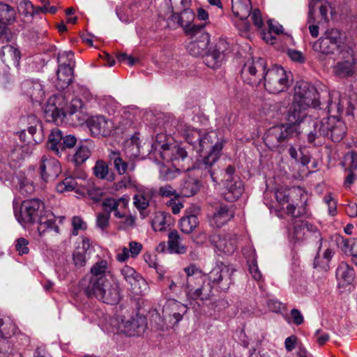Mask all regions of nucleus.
Listing matches in <instances>:
<instances>
[{
	"mask_svg": "<svg viewBox=\"0 0 357 357\" xmlns=\"http://www.w3.org/2000/svg\"><path fill=\"white\" fill-rule=\"evenodd\" d=\"M266 61L261 58L248 61L241 70L243 81L251 86H258L264 81V86L271 93L284 91L290 86L288 73L282 67L275 66L266 70Z\"/></svg>",
	"mask_w": 357,
	"mask_h": 357,
	"instance_id": "obj_1",
	"label": "nucleus"
},
{
	"mask_svg": "<svg viewBox=\"0 0 357 357\" xmlns=\"http://www.w3.org/2000/svg\"><path fill=\"white\" fill-rule=\"evenodd\" d=\"M186 273L185 284L181 288L192 299L208 301L213 296V286L207 276L195 264H190L184 268Z\"/></svg>",
	"mask_w": 357,
	"mask_h": 357,
	"instance_id": "obj_2",
	"label": "nucleus"
},
{
	"mask_svg": "<svg viewBox=\"0 0 357 357\" xmlns=\"http://www.w3.org/2000/svg\"><path fill=\"white\" fill-rule=\"evenodd\" d=\"M347 126L343 121L335 116H330L313 123V129L307 133V141L316 144V139L326 137L334 142L343 139L347 134Z\"/></svg>",
	"mask_w": 357,
	"mask_h": 357,
	"instance_id": "obj_3",
	"label": "nucleus"
},
{
	"mask_svg": "<svg viewBox=\"0 0 357 357\" xmlns=\"http://www.w3.org/2000/svg\"><path fill=\"white\" fill-rule=\"evenodd\" d=\"M223 139L218 137L216 132L211 131L202 135L199 140V151L209 150V153L204 157L198 162V168L202 170H206L210 174L212 181L217 183L218 181L214 176V172L212 170V166L219 159L221 151L223 148Z\"/></svg>",
	"mask_w": 357,
	"mask_h": 357,
	"instance_id": "obj_4",
	"label": "nucleus"
},
{
	"mask_svg": "<svg viewBox=\"0 0 357 357\" xmlns=\"http://www.w3.org/2000/svg\"><path fill=\"white\" fill-rule=\"evenodd\" d=\"M88 297H95L107 304H116L121 298L119 285L107 278L89 280L88 284H82Z\"/></svg>",
	"mask_w": 357,
	"mask_h": 357,
	"instance_id": "obj_5",
	"label": "nucleus"
},
{
	"mask_svg": "<svg viewBox=\"0 0 357 357\" xmlns=\"http://www.w3.org/2000/svg\"><path fill=\"white\" fill-rule=\"evenodd\" d=\"M234 173L235 167L229 165L225 169L221 179L223 185L222 197L229 202L238 199L244 192V185L242 181Z\"/></svg>",
	"mask_w": 357,
	"mask_h": 357,
	"instance_id": "obj_6",
	"label": "nucleus"
},
{
	"mask_svg": "<svg viewBox=\"0 0 357 357\" xmlns=\"http://www.w3.org/2000/svg\"><path fill=\"white\" fill-rule=\"evenodd\" d=\"M289 241L293 243H300L305 241L317 242L321 244L322 238L317 227L306 220H298L294 223L289 231ZM321 245H319V248Z\"/></svg>",
	"mask_w": 357,
	"mask_h": 357,
	"instance_id": "obj_7",
	"label": "nucleus"
},
{
	"mask_svg": "<svg viewBox=\"0 0 357 357\" xmlns=\"http://www.w3.org/2000/svg\"><path fill=\"white\" fill-rule=\"evenodd\" d=\"M321 98L314 86L308 82L301 81L298 82L294 87L292 102L307 109L310 107L316 108L321 105Z\"/></svg>",
	"mask_w": 357,
	"mask_h": 357,
	"instance_id": "obj_8",
	"label": "nucleus"
},
{
	"mask_svg": "<svg viewBox=\"0 0 357 357\" xmlns=\"http://www.w3.org/2000/svg\"><path fill=\"white\" fill-rule=\"evenodd\" d=\"M298 134L299 131L297 128L282 124L269 128L264 137V141L269 149H274L282 142Z\"/></svg>",
	"mask_w": 357,
	"mask_h": 357,
	"instance_id": "obj_9",
	"label": "nucleus"
},
{
	"mask_svg": "<svg viewBox=\"0 0 357 357\" xmlns=\"http://www.w3.org/2000/svg\"><path fill=\"white\" fill-rule=\"evenodd\" d=\"M307 107H304L302 105H297L292 102L286 116L289 123L285 126H292L297 128L296 126L304 123L303 130H305V131L308 133L310 130L313 129V123H314L317 119H314L308 116L307 114Z\"/></svg>",
	"mask_w": 357,
	"mask_h": 357,
	"instance_id": "obj_10",
	"label": "nucleus"
},
{
	"mask_svg": "<svg viewBox=\"0 0 357 357\" xmlns=\"http://www.w3.org/2000/svg\"><path fill=\"white\" fill-rule=\"evenodd\" d=\"M45 210L44 204L38 199H28L22 202L20 212L15 214L17 221L23 226L33 223Z\"/></svg>",
	"mask_w": 357,
	"mask_h": 357,
	"instance_id": "obj_11",
	"label": "nucleus"
},
{
	"mask_svg": "<svg viewBox=\"0 0 357 357\" xmlns=\"http://www.w3.org/2000/svg\"><path fill=\"white\" fill-rule=\"evenodd\" d=\"M229 51L228 43L225 40H220L204 54V62L208 68H218L222 66Z\"/></svg>",
	"mask_w": 357,
	"mask_h": 357,
	"instance_id": "obj_12",
	"label": "nucleus"
},
{
	"mask_svg": "<svg viewBox=\"0 0 357 357\" xmlns=\"http://www.w3.org/2000/svg\"><path fill=\"white\" fill-rule=\"evenodd\" d=\"M123 278L128 284V289L135 295H142L147 289L145 280L131 266H124L120 271Z\"/></svg>",
	"mask_w": 357,
	"mask_h": 357,
	"instance_id": "obj_13",
	"label": "nucleus"
},
{
	"mask_svg": "<svg viewBox=\"0 0 357 357\" xmlns=\"http://www.w3.org/2000/svg\"><path fill=\"white\" fill-rule=\"evenodd\" d=\"M15 20V11L8 4L0 2V43L10 42L13 37V33L6 27V24Z\"/></svg>",
	"mask_w": 357,
	"mask_h": 357,
	"instance_id": "obj_14",
	"label": "nucleus"
},
{
	"mask_svg": "<svg viewBox=\"0 0 357 357\" xmlns=\"http://www.w3.org/2000/svg\"><path fill=\"white\" fill-rule=\"evenodd\" d=\"M234 272V269L228 266L218 265L210 272L207 280L211 283L218 284L222 290L226 291L233 282L232 275Z\"/></svg>",
	"mask_w": 357,
	"mask_h": 357,
	"instance_id": "obj_15",
	"label": "nucleus"
},
{
	"mask_svg": "<svg viewBox=\"0 0 357 357\" xmlns=\"http://www.w3.org/2000/svg\"><path fill=\"white\" fill-rule=\"evenodd\" d=\"M340 59L334 66V73L340 77H348L357 69L356 59L351 49L340 52Z\"/></svg>",
	"mask_w": 357,
	"mask_h": 357,
	"instance_id": "obj_16",
	"label": "nucleus"
},
{
	"mask_svg": "<svg viewBox=\"0 0 357 357\" xmlns=\"http://www.w3.org/2000/svg\"><path fill=\"white\" fill-rule=\"evenodd\" d=\"M144 326L145 318L138 314L129 318H121L118 322V331L128 336L139 335Z\"/></svg>",
	"mask_w": 357,
	"mask_h": 357,
	"instance_id": "obj_17",
	"label": "nucleus"
},
{
	"mask_svg": "<svg viewBox=\"0 0 357 357\" xmlns=\"http://www.w3.org/2000/svg\"><path fill=\"white\" fill-rule=\"evenodd\" d=\"M234 217L232 206L221 204L215 208L213 213L208 216V222L213 228H221Z\"/></svg>",
	"mask_w": 357,
	"mask_h": 357,
	"instance_id": "obj_18",
	"label": "nucleus"
},
{
	"mask_svg": "<svg viewBox=\"0 0 357 357\" xmlns=\"http://www.w3.org/2000/svg\"><path fill=\"white\" fill-rule=\"evenodd\" d=\"M172 21H176L185 32L188 34L195 35L198 31H201L203 26H197L192 24L195 19V13L192 10L184 9L180 14L173 13L169 17Z\"/></svg>",
	"mask_w": 357,
	"mask_h": 357,
	"instance_id": "obj_19",
	"label": "nucleus"
},
{
	"mask_svg": "<svg viewBox=\"0 0 357 357\" xmlns=\"http://www.w3.org/2000/svg\"><path fill=\"white\" fill-rule=\"evenodd\" d=\"M41 178L45 182L56 179L61 172L59 161L52 157L43 156L40 165Z\"/></svg>",
	"mask_w": 357,
	"mask_h": 357,
	"instance_id": "obj_20",
	"label": "nucleus"
},
{
	"mask_svg": "<svg viewBox=\"0 0 357 357\" xmlns=\"http://www.w3.org/2000/svg\"><path fill=\"white\" fill-rule=\"evenodd\" d=\"M211 242L220 252L230 255L236 250L238 238L236 234H218L211 237Z\"/></svg>",
	"mask_w": 357,
	"mask_h": 357,
	"instance_id": "obj_21",
	"label": "nucleus"
},
{
	"mask_svg": "<svg viewBox=\"0 0 357 357\" xmlns=\"http://www.w3.org/2000/svg\"><path fill=\"white\" fill-rule=\"evenodd\" d=\"M88 126L94 135L107 136L109 135L112 123L102 116H93L88 121Z\"/></svg>",
	"mask_w": 357,
	"mask_h": 357,
	"instance_id": "obj_22",
	"label": "nucleus"
},
{
	"mask_svg": "<svg viewBox=\"0 0 357 357\" xmlns=\"http://www.w3.org/2000/svg\"><path fill=\"white\" fill-rule=\"evenodd\" d=\"M322 102L324 98H327V109L331 116H337L343 112V105L342 103L341 94L338 91H333L330 93L327 90L322 91Z\"/></svg>",
	"mask_w": 357,
	"mask_h": 357,
	"instance_id": "obj_23",
	"label": "nucleus"
},
{
	"mask_svg": "<svg viewBox=\"0 0 357 357\" xmlns=\"http://www.w3.org/2000/svg\"><path fill=\"white\" fill-rule=\"evenodd\" d=\"M63 96L61 94L54 95L49 98L44 107V112L47 117H50L52 121H55L59 117L63 108ZM50 121V119H49Z\"/></svg>",
	"mask_w": 357,
	"mask_h": 357,
	"instance_id": "obj_24",
	"label": "nucleus"
},
{
	"mask_svg": "<svg viewBox=\"0 0 357 357\" xmlns=\"http://www.w3.org/2000/svg\"><path fill=\"white\" fill-rule=\"evenodd\" d=\"M198 37L189 43L187 46V50L189 54L194 56H199L206 50L209 41V35L205 32L198 31Z\"/></svg>",
	"mask_w": 357,
	"mask_h": 357,
	"instance_id": "obj_25",
	"label": "nucleus"
},
{
	"mask_svg": "<svg viewBox=\"0 0 357 357\" xmlns=\"http://www.w3.org/2000/svg\"><path fill=\"white\" fill-rule=\"evenodd\" d=\"M53 230L55 233L59 232V227L55 224V216L50 211L44 210L38 217V231L41 236L46 231Z\"/></svg>",
	"mask_w": 357,
	"mask_h": 357,
	"instance_id": "obj_26",
	"label": "nucleus"
},
{
	"mask_svg": "<svg viewBox=\"0 0 357 357\" xmlns=\"http://www.w3.org/2000/svg\"><path fill=\"white\" fill-rule=\"evenodd\" d=\"M161 158L167 161L183 160L187 156V152L184 149L177 145L162 144Z\"/></svg>",
	"mask_w": 357,
	"mask_h": 357,
	"instance_id": "obj_27",
	"label": "nucleus"
},
{
	"mask_svg": "<svg viewBox=\"0 0 357 357\" xmlns=\"http://www.w3.org/2000/svg\"><path fill=\"white\" fill-rule=\"evenodd\" d=\"M187 311L186 305L174 299L169 300L163 309V312H169V317L174 319V324L178 323L183 319V316Z\"/></svg>",
	"mask_w": 357,
	"mask_h": 357,
	"instance_id": "obj_28",
	"label": "nucleus"
},
{
	"mask_svg": "<svg viewBox=\"0 0 357 357\" xmlns=\"http://www.w3.org/2000/svg\"><path fill=\"white\" fill-rule=\"evenodd\" d=\"M109 157L111 161L113 162L115 169L120 175L128 174L135 169L136 165L135 162H126L118 151H111Z\"/></svg>",
	"mask_w": 357,
	"mask_h": 357,
	"instance_id": "obj_29",
	"label": "nucleus"
},
{
	"mask_svg": "<svg viewBox=\"0 0 357 357\" xmlns=\"http://www.w3.org/2000/svg\"><path fill=\"white\" fill-rule=\"evenodd\" d=\"M73 78V70L71 67H58L55 86L59 91L63 90L72 82Z\"/></svg>",
	"mask_w": 357,
	"mask_h": 357,
	"instance_id": "obj_30",
	"label": "nucleus"
},
{
	"mask_svg": "<svg viewBox=\"0 0 357 357\" xmlns=\"http://www.w3.org/2000/svg\"><path fill=\"white\" fill-rule=\"evenodd\" d=\"M0 56L2 61L8 66L10 65H18L20 58L19 50L10 45H6L2 47L0 52Z\"/></svg>",
	"mask_w": 357,
	"mask_h": 357,
	"instance_id": "obj_31",
	"label": "nucleus"
},
{
	"mask_svg": "<svg viewBox=\"0 0 357 357\" xmlns=\"http://www.w3.org/2000/svg\"><path fill=\"white\" fill-rule=\"evenodd\" d=\"M250 0H231V9L234 15L241 20H246L251 12Z\"/></svg>",
	"mask_w": 357,
	"mask_h": 357,
	"instance_id": "obj_32",
	"label": "nucleus"
},
{
	"mask_svg": "<svg viewBox=\"0 0 357 357\" xmlns=\"http://www.w3.org/2000/svg\"><path fill=\"white\" fill-rule=\"evenodd\" d=\"M63 132L58 128L52 130L49 135L47 142L48 148L53 151L56 154L59 155L65 151L64 144H63Z\"/></svg>",
	"mask_w": 357,
	"mask_h": 357,
	"instance_id": "obj_33",
	"label": "nucleus"
},
{
	"mask_svg": "<svg viewBox=\"0 0 357 357\" xmlns=\"http://www.w3.org/2000/svg\"><path fill=\"white\" fill-rule=\"evenodd\" d=\"M167 250L170 253L184 254L187 248L181 243V239L178 232L176 229L171 230L168 234Z\"/></svg>",
	"mask_w": 357,
	"mask_h": 357,
	"instance_id": "obj_34",
	"label": "nucleus"
},
{
	"mask_svg": "<svg viewBox=\"0 0 357 357\" xmlns=\"http://www.w3.org/2000/svg\"><path fill=\"white\" fill-rule=\"evenodd\" d=\"M355 273L352 267L347 263L341 262L336 270V278L343 282L351 283L354 279Z\"/></svg>",
	"mask_w": 357,
	"mask_h": 357,
	"instance_id": "obj_35",
	"label": "nucleus"
},
{
	"mask_svg": "<svg viewBox=\"0 0 357 357\" xmlns=\"http://www.w3.org/2000/svg\"><path fill=\"white\" fill-rule=\"evenodd\" d=\"M312 49L323 54H333L337 50L335 47V43H331L330 40H326L324 36L313 43Z\"/></svg>",
	"mask_w": 357,
	"mask_h": 357,
	"instance_id": "obj_36",
	"label": "nucleus"
},
{
	"mask_svg": "<svg viewBox=\"0 0 357 357\" xmlns=\"http://www.w3.org/2000/svg\"><path fill=\"white\" fill-rule=\"evenodd\" d=\"M24 87L26 89V93L33 100L36 101L41 100L44 96V91L40 83L37 82H27L24 84Z\"/></svg>",
	"mask_w": 357,
	"mask_h": 357,
	"instance_id": "obj_37",
	"label": "nucleus"
},
{
	"mask_svg": "<svg viewBox=\"0 0 357 357\" xmlns=\"http://www.w3.org/2000/svg\"><path fill=\"white\" fill-rule=\"evenodd\" d=\"M199 220L195 215H187L182 217L179 222L181 230L185 233L190 234L198 226Z\"/></svg>",
	"mask_w": 357,
	"mask_h": 357,
	"instance_id": "obj_38",
	"label": "nucleus"
},
{
	"mask_svg": "<svg viewBox=\"0 0 357 357\" xmlns=\"http://www.w3.org/2000/svg\"><path fill=\"white\" fill-rule=\"evenodd\" d=\"M167 217V214L163 212H156L151 220L153 229L155 231H165L169 227Z\"/></svg>",
	"mask_w": 357,
	"mask_h": 357,
	"instance_id": "obj_39",
	"label": "nucleus"
},
{
	"mask_svg": "<svg viewBox=\"0 0 357 357\" xmlns=\"http://www.w3.org/2000/svg\"><path fill=\"white\" fill-rule=\"evenodd\" d=\"M15 324L10 317L1 318L0 322V333L2 336L1 337L7 339L15 334Z\"/></svg>",
	"mask_w": 357,
	"mask_h": 357,
	"instance_id": "obj_40",
	"label": "nucleus"
},
{
	"mask_svg": "<svg viewBox=\"0 0 357 357\" xmlns=\"http://www.w3.org/2000/svg\"><path fill=\"white\" fill-rule=\"evenodd\" d=\"M296 193V189L281 187L278 188L275 192L277 202L281 205L289 202L290 197Z\"/></svg>",
	"mask_w": 357,
	"mask_h": 357,
	"instance_id": "obj_41",
	"label": "nucleus"
},
{
	"mask_svg": "<svg viewBox=\"0 0 357 357\" xmlns=\"http://www.w3.org/2000/svg\"><path fill=\"white\" fill-rule=\"evenodd\" d=\"M57 61L59 63L58 67L59 68L71 67L73 70L75 65L74 54L72 51H63L59 52L57 56Z\"/></svg>",
	"mask_w": 357,
	"mask_h": 357,
	"instance_id": "obj_42",
	"label": "nucleus"
},
{
	"mask_svg": "<svg viewBox=\"0 0 357 357\" xmlns=\"http://www.w3.org/2000/svg\"><path fill=\"white\" fill-rule=\"evenodd\" d=\"M91 155L89 149L84 145L77 148L75 153L73 155L72 161L75 166L82 165Z\"/></svg>",
	"mask_w": 357,
	"mask_h": 357,
	"instance_id": "obj_43",
	"label": "nucleus"
},
{
	"mask_svg": "<svg viewBox=\"0 0 357 357\" xmlns=\"http://www.w3.org/2000/svg\"><path fill=\"white\" fill-rule=\"evenodd\" d=\"M108 264L105 260H101L94 264L91 268V277L89 280L106 278L105 273Z\"/></svg>",
	"mask_w": 357,
	"mask_h": 357,
	"instance_id": "obj_44",
	"label": "nucleus"
},
{
	"mask_svg": "<svg viewBox=\"0 0 357 357\" xmlns=\"http://www.w3.org/2000/svg\"><path fill=\"white\" fill-rule=\"evenodd\" d=\"M323 36L331 43H335V47L337 49L342 43V33L338 29H327Z\"/></svg>",
	"mask_w": 357,
	"mask_h": 357,
	"instance_id": "obj_45",
	"label": "nucleus"
},
{
	"mask_svg": "<svg viewBox=\"0 0 357 357\" xmlns=\"http://www.w3.org/2000/svg\"><path fill=\"white\" fill-rule=\"evenodd\" d=\"M77 185L76 180L73 176L66 177L62 182L56 185V190L59 192L63 193L68 191H72L75 189Z\"/></svg>",
	"mask_w": 357,
	"mask_h": 357,
	"instance_id": "obj_46",
	"label": "nucleus"
},
{
	"mask_svg": "<svg viewBox=\"0 0 357 357\" xmlns=\"http://www.w3.org/2000/svg\"><path fill=\"white\" fill-rule=\"evenodd\" d=\"M199 190V183L197 181L190 179L186 181L181 188V194L185 197H191Z\"/></svg>",
	"mask_w": 357,
	"mask_h": 357,
	"instance_id": "obj_47",
	"label": "nucleus"
},
{
	"mask_svg": "<svg viewBox=\"0 0 357 357\" xmlns=\"http://www.w3.org/2000/svg\"><path fill=\"white\" fill-rule=\"evenodd\" d=\"M334 252L331 249H326V251L324 253V258L326 260V263H322V264L320 263V257L319 256H317L314 261V268H320L321 270L327 271L329 268L328 266V261L331 259V258L333 256Z\"/></svg>",
	"mask_w": 357,
	"mask_h": 357,
	"instance_id": "obj_48",
	"label": "nucleus"
},
{
	"mask_svg": "<svg viewBox=\"0 0 357 357\" xmlns=\"http://www.w3.org/2000/svg\"><path fill=\"white\" fill-rule=\"evenodd\" d=\"M341 164L348 170L357 169V154L354 152L348 153L344 156Z\"/></svg>",
	"mask_w": 357,
	"mask_h": 357,
	"instance_id": "obj_49",
	"label": "nucleus"
},
{
	"mask_svg": "<svg viewBox=\"0 0 357 357\" xmlns=\"http://www.w3.org/2000/svg\"><path fill=\"white\" fill-rule=\"evenodd\" d=\"M183 135L188 143L194 146L198 144L199 140L202 137V134L199 131L190 128V127L186 128L184 130Z\"/></svg>",
	"mask_w": 357,
	"mask_h": 357,
	"instance_id": "obj_50",
	"label": "nucleus"
},
{
	"mask_svg": "<svg viewBox=\"0 0 357 357\" xmlns=\"http://www.w3.org/2000/svg\"><path fill=\"white\" fill-rule=\"evenodd\" d=\"M159 197L167 198H178L179 197L176 190L169 184H165L158 188Z\"/></svg>",
	"mask_w": 357,
	"mask_h": 357,
	"instance_id": "obj_51",
	"label": "nucleus"
},
{
	"mask_svg": "<svg viewBox=\"0 0 357 357\" xmlns=\"http://www.w3.org/2000/svg\"><path fill=\"white\" fill-rule=\"evenodd\" d=\"M93 169L94 175L101 179L105 178L109 172L107 165L102 160L97 161Z\"/></svg>",
	"mask_w": 357,
	"mask_h": 357,
	"instance_id": "obj_52",
	"label": "nucleus"
},
{
	"mask_svg": "<svg viewBox=\"0 0 357 357\" xmlns=\"http://www.w3.org/2000/svg\"><path fill=\"white\" fill-rule=\"evenodd\" d=\"M179 174L180 171L178 169L164 167L160 171V178L163 181H172L177 177Z\"/></svg>",
	"mask_w": 357,
	"mask_h": 357,
	"instance_id": "obj_53",
	"label": "nucleus"
},
{
	"mask_svg": "<svg viewBox=\"0 0 357 357\" xmlns=\"http://www.w3.org/2000/svg\"><path fill=\"white\" fill-rule=\"evenodd\" d=\"M13 345L11 342L6 339L0 338V357H9L13 353Z\"/></svg>",
	"mask_w": 357,
	"mask_h": 357,
	"instance_id": "obj_54",
	"label": "nucleus"
},
{
	"mask_svg": "<svg viewBox=\"0 0 357 357\" xmlns=\"http://www.w3.org/2000/svg\"><path fill=\"white\" fill-rule=\"evenodd\" d=\"M109 213H100L96 215V226L102 230L107 229L109 225Z\"/></svg>",
	"mask_w": 357,
	"mask_h": 357,
	"instance_id": "obj_55",
	"label": "nucleus"
},
{
	"mask_svg": "<svg viewBox=\"0 0 357 357\" xmlns=\"http://www.w3.org/2000/svg\"><path fill=\"white\" fill-rule=\"evenodd\" d=\"M133 199L135 206L139 209H145L149 206V198L146 197L142 190L135 195Z\"/></svg>",
	"mask_w": 357,
	"mask_h": 357,
	"instance_id": "obj_56",
	"label": "nucleus"
},
{
	"mask_svg": "<svg viewBox=\"0 0 357 357\" xmlns=\"http://www.w3.org/2000/svg\"><path fill=\"white\" fill-rule=\"evenodd\" d=\"M72 225L73 229L72 234L77 236L80 230H85L86 229V224L84 222L82 218L79 216H74L72 219Z\"/></svg>",
	"mask_w": 357,
	"mask_h": 357,
	"instance_id": "obj_57",
	"label": "nucleus"
},
{
	"mask_svg": "<svg viewBox=\"0 0 357 357\" xmlns=\"http://www.w3.org/2000/svg\"><path fill=\"white\" fill-rule=\"evenodd\" d=\"M29 241L24 238H19L16 240L15 250L20 255H26L29 252L28 247Z\"/></svg>",
	"mask_w": 357,
	"mask_h": 357,
	"instance_id": "obj_58",
	"label": "nucleus"
},
{
	"mask_svg": "<svg viewBox=\"0 0 357 357\" xmlns=\"http://www.w3.org/2000/svg\"><path fill=\"white\" fill-rule=\"evenodd\" d=\"M73 261L77 266H83L86 264V254L75 248L73 252Z\"/></svg>",
	"mask_w": 357,
	"mask_h": 357,
	"instance_id": "obj_59",
	"label": "nucleus"
},
{
	"mask_svg": "<svg viewBox=\"0 0 357 357\" xmlns=\"http://www.w3.org/2000/svg\"><path fill=\"white\" fill-rule=\"evenodd\" d=\"M82 102L79 98H74L71 100L69 108L67 111L68 115L70 116L71 115L78 112L80 110H82Z\"/></svg>",
	"mask_w": 357,
	"mask_h": 357,
	"instance_id": "obj_60",
	"label": "nucleus"
},
{
	"mask_svg": "<svg viewBox=\"0 0 357 357\" xmlns=\"http://www.w3.org/2000/svg\"><path fill=\"white\" fill-rule=\"evenodd\" d=\"M20 13L24 15H31V10H33V6L29 0L22 1L17 6Z\"/></svg>",
	"mask_w": 357,
	"mask_h": 357,
	"instance_id": "obj_61",
	"label": "nucleus"
},
{
	"mask_svg": "<svg viewBox=\"0 0 357 357\" xmlns=\"http://www.w3.org/2000/svg\"><path fill=\"white\" fill-rule=\"evenodd\" d=\"M324 202L328 206V213L331 215L336 214L337 204L331 193L324 197Z\"/></svg>",
	"mask_w": 357,
	"mask_h": 357,
	"instance_id": "obj_62",
	"label": "nucleus"
},
{
	"mask_svg": "<svg viewBox=\"0 0 357 357\" xmlns=\"http://www.w3.org/2000/svg\"><path fill=\"white\" fill-rule=\"evenodd\" d=\"M342 243L345 248H349V252L352 256L357 255V238L345 240L342 239Z\"/></svg>",
	"mask_w": 357,
	"mask_h": 357,
	"instance_id": "obj_63",
	"label": "nucleus"
},
{
	"mask_svg": "<svg viewBox=\"0 0 357 357\" xmlns=\"http://www.w3.org/2000/svg\"><path fill=\"white\" fill-rule=\"evenodd\" d=\"M251 20L254 25L259 29L263 26V20L259 10L255 9L251 14Z\"/></svg>",
	"mask_w": 357,
	"mask_h": 357,
	"instance_id": "obj_64",
	"label": "nucleus"
}]
</instances>
